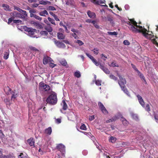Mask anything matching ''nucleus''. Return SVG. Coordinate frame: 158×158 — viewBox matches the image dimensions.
<instances>
[{"mask_svg":"<svg viewBox=\"0 0 158 158\" xmlns=\"http://www.w3.org/2000/svg\"><path fill=\"white\" fill-rule=\"evenodd\" d=\"M109 65L110 66H112L113 67H118V65L116 63L115 61H113L111 63V64H109Z\"/></svg>","mask_w":158,"mask_h":158,"instance_id":"34","label":"nucleus"},{"mask_svg":"<svg viewBox=\"0 0 158 158\" xmlns=\"http://www.w3.org/2000/svg\"><path fill=\"white\" fill-rule=\"evenodd\" d=\"M63 105V109L64 110H66L68 107L67 105L64 100L62 101Z\"/></svg>","mask_w":158,"mask_h":158,"instance_id":"25","label":"nucleus"},{"mask_svg":"<svg viewBox=\"0 0 158 158\" xmlns=\"http://www.w3.org/2000/svg\"><path fill=\"white\" fill-rule=\"evenodd\" d=\"M48 10H56L55 8L53 6H49L47 8Z\"/></svg>","mask_w":158,"mask_h":158,"instance_id":"40","label":"nucleus"},{"mask_svg":"<svg viewBox=\"0 0 158 158\" xmlns=\"http://www.w3.org/2000/svg\"><path fill=\"white\" fill-rule=\"evenodd\" d=\"M137 97L138 101L141 105L143 107H145V109L146 111L148 112H149L151 111V110L149 104H147L146 105V106L145 107L144 102L142 99V97L139 94H138L137 95Z\"/></svg>","mask_w":158,"mask_h":158,"instance_id":"3","label":"nucleus"},{"mask_svg":"<svg viewBox=\"0 0 158 158\" xmlns=\"http://www.w3.org/2000/svg\"><path fill=\"white\" fill-rule=\"evenodd\" d=\"M103 71L106 74H109L110 73L109 69L106 67Z\"/></svg>","mask_w":158,"mask_h":158,"instance_id":"47","label":"nucleus"},{"mask_svg":"<svg viewBox=\"0 0 158 158\" xmlns=\"http://www.w3.org/2000/svg\"><path fill=\"white\" fill-rule=\"evenodd\" d=\"M49 66L52 68H53L56 66V64H54L51 62L49 64Z\"/></svg>","mask_w":158,"mask_h":158,"instance_id":"52","label":"nucleus"},{"mask_svg":"<svg viewBox=\"0 0 158 158\" xmlns=\"http://www.w3.org/2000/svg\"><path fill=\"white\" fill-rule=\"evenodd\" d=\"M71 35L75 39H77L78 38V36L76 33H72Z\"/></svg>","mask_w":158,"mask_h":158,"instance_id":"54","label":"nucleus"},{"mask_svg":"<svg viewBox=\"0 0 158 158\" xmlns=\"http://www.w3.org/2000/svg\"><path fill=\"white\" fill-rule=\"evenodd\" d=\"M2 6L3 7L4 9L6 10H9V7L8 5L5 4H3Z\"/></svg>","mask_w":158,"mask_h":158,"instance_id":"32","label":"nucleus"},{"mask_svg":"<svg viewBox=\"0 0 158 158\" xmlns=\"http://www.w3.org/2000/svg\"><path fill=\"white\" fill-rule=\"evenodd\" d=\"M40 4L45 5L47 4V2L45 1H40Z\"/></svg>","mask_w":158,"mask_h":158,"instance_id":"53","label":"nucleus"},{"mask_svg":"<svg viewBox=\"0 0 158 158\" xmlns=\"http://www.w3.org/2000/svg\"><path fill=\"white\" fill-rule=\"evenodd\" d=\"M40 34L42 35L47 36L48 35V32L46 31H41L40 32Z\"/></svg>","mask_w":158,"mask_h":158,"instance_id":"37","label":"nucleus"},{"mask_svg":"<svg viewBox=\"0 0 158 158\" xmlns=\"http://www.w3.org/2000/svg\"><path fill=\"white\" fill-rule=\"evenodd\" d=\"M51 60H52V59L50 57L48 56H44L43 60V64L44 65H46L49 62L51 61Z\"/></svg>","mask_w":158,"mask_h":158,"instance_id":"13","label":"nucleus"},{"mask_svg":"<svg viewBox=\"0 0 158 158\" xmlns=\"http://www.w3.org/2000/svg\"><path fill=\"white\" fill-rule=\"evenodd\" d=\"M47 102L51 105H54L57 102V96L55 94H52L48 96L46 100Z\"/></svg>","mask_w":158,"mask_h":158,"instance_id":"1","label":"nucleus"},{"mask_svg":"<svg viewBox=\"0 0 158 158\" xmlns=\"http://www.w3.org/2000/svg\"><path fill=\"white\" fill-rule=\"evenodd\" d=\"M20 12L24 15L25 16H27V12L26 11L23 10L22 9Z\"/></svg>","mask_w":158,"mask_h":158,"instance_id":"43","label":"nucleus"},{"mask_svg":"<svg viewBox=\"0 0 158 158\" xmlns=\"http://www.w3.org/2000/svg\"><path fill=\"white\" fill-rule=\"evenodd\" d=\"M48 21L51 23H52V24L54 25H56V23H55V21L54 20L52 19L51 18H50V17H48Z\"/></svg>","mask_w":158,"mask_h":158,"instance_id":"35","label":"nucleus"},{"mask_svg":"<svg viewBox=\"0 0 158 158\" xmlns=\"http://www.w3.org/2000/svg\"><path fill=\"white\" fill-rule=\"evenodd\" d=\"M127 24L130 26L129 27V30L132 32L137 33L141 32L142 31V29H139L135 26H134L133 25L131 24L130 22H128Z\"/></svg>","mask_w":158,"mask_h":158,"instance_id":"4","label":"nucleus"},{"mask_svg":"<svg viewBox=\"0 0 158 158\" xmlns=\"http://www.w3.org/2000/svg\"><path fill=\"white\" fill-rule=\"evenodd\" d=\"M92 2L95 3V4L99 5L100 4H102L104 3V2L102 0L96 1V0H92Z\"/></svg>","mask_w":158,"mask_h":158,"instance_id":"23","label":"nucleus"},{"mask_svg":"<svg viewBox=\"0 0 158 158\" xmlns=\"http://www.w3.org/2000/svg\"><path fill=\"white\" fill-rule=\"evenodd\" d=\"M110 139L111 140V142L114 143L116 141L117 139L115 137L111 136L110 137Z\"/></svg>","mask_w":158,"mask_h":158,"instance_id":"42","label":"nucleus"},{"mask_svg":"<svg viewBox=\"0 0 158 158\" xmlns=\"http://www.w3.org/2000/svg\"><path fill=\"white\" fill-rule=\"evenodd\" d=\"M29 12L30 13V15L31 14H34L33 13H35L36 11L34 10H30Z\"/></svg>","mask_w":158,"mask_h":158,"instance_id":"58","label":"nucleus"},{"mask_svg":"<svg viewBox=\"0 0 158 158\" xmlns=\"http://www.w3.org/2000/svg\"><path fill=\"white\" fill-rule=\"evenodd\" d=\"M118 119V117L117 116H115L114 117H113L111 119L112 120V121H115L116 120H117Z\"/></svg>","mask_w":158,"mask_h":158,"instance_id":"57","label":"nucleus"},{"mask_svg":"<svg viewBox=\"0 0 158 158\" xmlns=\"http://www.w3.org/2000/svg\"><path fill=\"white\" fill-rule=\"evenodd\" d=\"M9 51L4 52L3 56L4 58L6 60L9 57Z\"/></svg>","mask_w":158,"mask_h":158,"instance_id":"27","label":"nucleus"},{"mask_svg":"<svg viewBox=\"0 0 158 158\" xmlns=\"http://www.w3.org/2000/svg\"><path fill=\"white\" fill-rule=\"evenodd\" d=\"M110 77L111 79H112L114 80V81H117L118 79L117 77H116L114 76L112 74L110 75Z\"/></svg>","mask_w":158,"mask_h":158,"instance_id":"39","label":"nucleus"},{"mask_svg":"<svg viewBox=\"0 0 158 158\" xmlns=\"http://www.w3.org/2000/svg\"><path fill=\"white\" fill-rule=\"evenodd\" d=\"M71 31L74 33H78V31L77 30H75L74 28H72L71 29Z\"/></svg>","mask_w":158,"mask_h":158,"instance_id":"59","label":"nucleus"},{"mask_svg":"<svg viewBox=\"0 0 158 158\" xmlns=\"http://www.w3.org/2000/svg\"><path fill=\"white\" fill-rule=\"evenodd\" d=\"M24 30L28 32V35L31 36H32L34 34L35 32L36 31L35 29L32 28H29L25 27L24 28Z\"/></svg>","mask_w":158,"mask_h":158,"instance_id":"7","label":"nucleus"},{"mask_svg":"<svg viewBox=\"0 0 158 158\" xmlns=\"http://www.w3.org/2000/svg\"><path fill=\"white\" fill-rule=\"evenodd\" d=\"M12 21H13L14 23H18L22 22V21L20 20H14L12 18H10V23H11Z\"/></svg>","mask_w":158,"mask_h":158,"instance_id":"28","label":"nucleus"},{"mask_svg":"<svg viewBox=\"0 0 158 158\" xmlns=\"http://www.w3.org/2000/svg\"><path fill=\"white\" fill-rule=\"evenodd\" d=\"M4 91L6 94L9 95L10 92V88L8 86L5 87L4 89Z\"/></svg>","mask_w":158,"mask_h":158,"instance_id":"30","label":"nucleus"},{"mask_svg":"<svg viewBox=\"0 0 158 158\" xmlns=\"http://www.w3.org/2000/svg\"><path fill=\"white\" fill-rule=\"evenodd\" d=\"M98 104L100 109L102 113L105 114H106L108 113V111L107 110L102 102H98Z\"/></svg>","mask_w":158,"mask_h":158,"instance_id":"10","label":"nucleus"},{"mask_svg":"<svg viewBox=\"0 0 158 158\" xmlns=\"http://www.w3.org/2000/svg\"><path fill=\"white\" fill-rule=\"evenodd\" d=\"M74 75L77 78H79L81 76L80 73L79 71H76L75 72L74 74Z\"/></svg>","mask_w":158,"mask_h":158,"instance_id":"31","label":"nucleus"},{"mask_svg":"<svg viewBox=\"0 0 158 158\" xmlns=\"http://www.w3.org/2000/svg\"><path fill=\"white\" fill-rule=\"evenodd\" d=\"M121 88L122 90L128 96H130V94L127 88H126L125 86H124L123 87H121Z\"/></svg>","mask_w":158,"mask_h":158,"instance_id":"16","label":"nucleus"},{"mask_svg":"<svg viewBox=\"0 0 158 158\" xmlns=\"http://www.w3.org/2000/svg\"><path fill=\"white\" fill-rule=\"evenodd\" d=\"M5 102L6 103L7 106L9 107L10 106V102L9 99L6 98L4 100Z\"/></svg>","mask_w":158,"mask_h":158,"instance_id":"33","label":"nucleus"},{"mask_svg":"<svg viewBox=\"0 0 158 158\" xmlns=\"http://www.w3.org/2000/svg\"><path fill=\"white\" fill-rule=\"evenodd\" d=\"M101 81L99 80H97L95 81V84L98 86H100L101 85Z\"/></svg>","mask_w":158,"mask_h":158,"instance_id":"45","label":"nucleus"},{"mask_svg":"<svg viewBox=\"0 0 158 158\" xmlns=\"http://www.w3.org/2000/svg\"><path fill=\"white\" fill-rule=\"evenodd\" d=\"M115 7H116L117 9L120 11H121L122 10V9L118 7V5L117 4L115 5Z\"/></svg>","mask_w":158,"mask_h":158,"instance_id":"64","label":"nucleus"},{"mask_svg":"<svg viewBox=\"0 0 158 158\" xmlns=\"http://www.w3.org/2000/svg\"><path fill=\"white\" fill-rule=\"evenodd\" d=\"M131 116L132 118L134 119H138V117L137 115L133 113L131 114Z\"/></svg>","mask_w":158,"mask_h":158,"instance_id":"46","label":"nucleus"},{"mask_svg":"<svg viewBox=\"0 0 158 158\" xmlns=\"http://www.w3.org/2000/svg\"><path fill=\"white\" fill-rule=\"evenodd\" d=\"M86 55H87V56L89 57L91 60H92V59H93V58H94L91 55L89 54L88 53H85Z\"/></svg>","mask_w":158,"mask_h":158,"instance_id":"55","label":"nucleus"},{"mask_svg":"<svg viewBox=\"0 0 158 158\" xmlns=\"http://www.w3.org/2000/svg\"><path fill=\"white\" fill-rule=\"evenodd\" d=\"M56 148L62 154H64L65 153V147L64 145L61 143L58 144L56 146Z\"/></svg>","mask_w":158,"mask_h":158,"instance_id":"8","label":"nucleus"},{"mask_svg":"<svg viewBox=\"0 0 158 158\" xmlns=\"http://www.w3.org/2000/svg\"><path fill=\"white\" fill-rule=\"evenodd\" d=\"M94 115H92L89 117V120L92 121L94 120Z\"/></svg>","mask_w":158,"mask_h":158,"instance_id":"62","label":"nucleus"},{"mask_svg":"<svg viewBox=\"0 0 158 158\" xmlns=\"http://www.w3.org/2000/svg\"><path fill=\"white\" fill-rule=\"evenodd\" d=\"M108 34L110 35H117L118 34V33L117 32L114 31L113 32H111L110 31H108L107 32Z\"/></svg>","mask_w":158,"mask_h":158,"instance_id":"38","label":"nucleus"},{"mask_svg":"<svg viewBox=\"0 0 158 158\" xmlns=\"http://www.w3.org/2000/svg\"><path fill=\"white\" fill-rule=\"evenodd\" d=\"M53 40L55 44L59 48H64L66 47V46L64 44L61 42L57 41L56 39H53Z\"/></svg>","mask_w":158,"mask_h":158,"instance_id":"6","label":"nucleus"},{"mask_svg":"<svg viewBox=\"0 0 158 158\" xmlns=\"http://www.w3.org/2000/svg\"><path fill=\"white\" fill-rule=\"evenodd\" d=\"M99 50L97 48H94V52L95 54H98V53Z\"/></svg>","mask_w":158,"mask_h":158,"instance_id":"49","label":"nucleus"},{"mask_svg":"<svg viewBox=\"0 0 158 158\" xmlns=\"http://www.w3.org/2000/svg\"><path fill=\"white\" fill-rule=\"evenodd\" d=\"M4 135L3 133L2 132L1 130H0V138H2L3 137Z\"/></svg>","mask_w":158,"mask_h":158,"instance_id":"61","label":"nucleus"},{"mask_svg":"<svg viewBox=\"0 0 158 158\" xmlns=\"http://www.w3.org/2000/svg\"><path fill=\"white\" fill-rule=\"evenodd\" d=\"M60 63L63 66L66 67V68L68 67V65L67 64V63L65 60H62L60 61Z\"/></svg>","mask_w":158,"mask_h":158,"instance_id":"18","label":"nucleus"},{"mask_svg":"<svg viewBox=\"0 0 158 158\" xmlns=\"http://www.w3.org/2000/svg\"><path fill=\"white\" fill-rule=\"evenodd\" d=\"M30 17H33L36 19L40 21L42 20V18L36 15L35 14H31L30 15Z\"/></svg>","mask_w":158,"mask_h":158,"instance_id":"21","label":"nucleus"},{"mask_svg":"<svg viewBox=\"0 0 158 158\" xmlns=\"http://www.w3.org/2000/svg\"><path fill=\"white\" fill-rule=\"evenodd\" d=\"M25 156H24V154L23 153H20V155L18 156V158H24Z\"/></svg>","mask_w":158,"mask_h":158,"instance_id":"50","label":"nucleus"},{"mask_svg":"<svg viewBox=\"0 0 158 158\" xmlns=\"http://www.w3.org/2000/svg\"><path fill=\"white\" fill-rule=\"evenodd\" d=\"M45 29L49 32H51L52 31V28L50 24L45 26Z\"/></svg>","mask_w":158,"mask_h":158,"instance_id":"20","label":"nucleus"},{"mask_svg":"<svg viewBox=\"0 0 158 158\" xmlns=\"http://www.w3.org/2000/svg\"><path fill=\"white\" fill-rule=\"evenodd\" d=\"M27 142L30 146L32 147L33 148L35 147V139L31 137L29 139H28Z\"/></svg>","mask_w":158,"mask_h":158,"instance_id":"12","label":"nucleus"},{"mask_svg":"<svg viewBox=\"0 0 158 158\" xmlns=\"http://www.w3.org/2000/svg\"><path fill=\"white\" fill-rule=\"evenodd\" d=\"M39 86L43 88L45 91H48L50 90V86L49 85L45 84L42 81L39 83Z\"/></svg>","mask_w":158,"mask_h":158,"instance_id":"9","label":"nucleus"},{"mask_svg":"<svg viewBox=\"0 0 158 158\" xmlns=\"http://www.w3.org/2000/svg\"><path fill=\"white\" fill-rule=\"evenodd\" d=\"M121 120L124 125L127 124L128 123V122L124 118L122 117Z\"/></svg>","mask_w":158,"mask_h":158,"instance_id":"36","label":"nucleus"},{"mask_svg":"<svg viewBox=\"0 0 158 158\" xmlns=\"http://www.w3.org/2000/svg\"><path fill=\"white\" fill-rule=\"evenodd\" d=\"M30 49L33 52H37L38 53H39V51L38 49H37L34 47H30Z\"/></svg>","mask_w":158,"mask_h":158,"instance_id":"29","label":"nucleus"},{"mask_svg":"<svg viewBox=\"0 0 158 158\" xmlns=\"http://www.w3.org/2000/svg\"><path fill=\"white\" fill-rule=\"evenodd\" d=\"M129 20L131 22H130L134 26L137 28H139V29H142L143 28L142 26L137 25V23L134 20V19H130Z\"/></svg>","mask_w":158,"mask_h":158,"instance_id":"11","label":"nucleus"},{"mask_svg":"<svg viewBox=\"0 0 158 158\" xmlns=\"http://www.w3.org/2000/svg\"><path fill=\"white\" fill-rule=\"evenodd\" d=\"M14 9L15 10H18L19 12L21 11V10H22V9L20 8L19 7L16 6H14Z\"/></svg>","mask_w":158,"mask_h":158,"instance_id":"56","label":"nucleus"},{"mask_svg":"<svg viewBox=\"0 0 158 158\" xmlns=\"http://www.w3.org/2000/svg\"><path fill=\"white\" fill-rule=\"evenodd\" d=\"M76 42L80 46L83 45L84 44V43L80 40H77Z\"/></svg>","mask_w":158,"mask_h":158,"instance_id":"44","label":"nucleus"},{"mask_svg":"<svg viewBox=\"0 0 158 158\" xmlns=\"http://www.w3.org/2000/svg\"><path fill=\"white\" fill-rule=\"evenodd\" d=\"M131 66L132 68L137 72L139 71L138 69L136 68V66L133 64H131Z\"/></svg>","mask_w":158,"mask_h":158,"instance_id":"51","label":"nucleus"},{"mask_svg":"<svg viewBox=\"0 0 158 158\" xmlns=\"http://www.w3.org/2000/svg\"><path fill=\"white\" fill-rule=\"evenodd\" d=\"M39 15L41 16H45L46 15H48V13L46 10H44L40 12L39 13Z\"/></svg>","mask_w":158,"mask_h":158,"instance_id":"24","label":"nucleus"},{"mask_svg":"<svg viewBox=\"0 0 158 158\" xmlns=\"http://www.w3.org/2000/svg\"><path fill=\"white\" fill-rule=\"evenodd\" d=\"M87 14L89 17L90 18L94 19L96 17V15L95 14L94 12L91 11L90 10H88Z\"/></svg>","mask_w":158,"mask_h":158,"instance_id":"15","label":"nucleus"},{"mask_svg":"<svg viewBox=\"0 0 158 158\" xmlns=\"http://www.w3.org/2000/svg\"><path fill=\"white\" fill-rule=\"evenodd\" d=\"M106 19H107V21H109L110 23L112 24H114V21L113 20V18L112 17L110 16H108L107 17Z\"/></svg>","mask_w":158,"mask_h":158,"instance_id":"26","label":"nucleus"},{"mask_svg":"<svg viewBox=\"0 0 158 158\" xmlns=\"http://www.w3.org/2000/svg\"><path fill=\"white\" fill-rule=\"evenodd\" d=\"M39 4H40L33 3L32 4V6L33 7H36L39 6Z\"/></svg>","mask_w":158,"mask_h":158,"instance_id":"63","label":"nucleus"},{"mask_svg":"<svg viewBox=\"0 0 158 158\" xmlns=\"http://www.w3.org/2000/svg\"><path fill=\"white\" fill-rule=\"evenodd\" d=\"M52 132V129L51 127H49L45 130V133L48 135H50Z\"/></svg>","mask_w":158,"mask_h":158,"instance_id":"19","label":"nucleus"},{"mask_svg":"<svg viewBox=\"0 0 158 158\" xmlns=\"http://www.w3.org/2000/svg\"><path fill=\"white\" fill-rule=\"evenodd\" d=\"M137 73L138 75L141 78L143 79L144 82H145V84L147 83V82L145 79V77L143 74L139 71V70L137 72Z\"/></svg>","mask_w":158,"mask_h":158,"instance_id":"22","label":"nucleus"},{"mask_svg":"<svg viewBox=\"0 0 158 158\" xmlns=\"http://www.w3.org/2000/svg\"><path fill=\"white\" fill-rule=\"evenodd\" d=\"M117 75L119 78V80L118 81V83L120 87H123L125 86L126 83V81L125 78H123L119 74H117Z\"/></svg>","mask_w":158,"mask_h":158,"instance_id":"5","label":"nucleus"},{"mask_svg":"<svg viewBox=\"0 0 158 158\" xmlns=\"http://www.w3.org/2000/svg\"><path fill=\"white\" fill-rule=\"evenodd\" d=\"M123 43L124 45H128L130 44V43L129 41L127 40H124L123 42Z\"/></svg>","mask_w":158,"mask_h":158,"instance_id":"48","label":"nucleus"},{"mask_svg":"<svg viewBox=\"0 0 158 158\" xmlns=\"http://www.w3.org/2000/svg\"><path fill=\"white\" fill-rule=\"evenodd\" d=\"M56 122L58 124L60 123L61 122V120L60 118H57L56 119Z\"/></svg>","mask_w":158,"mask_h":158,"instance_id":"60","label":"nucleus"},{"mask_svg":"<svg viewBox=\"0 0 158 158\" xmlns=\"http://www.w3.org/2000/svg\"><path fill=\"white\" fill-rule=\"evenodd\" d=\"M80 129L82 130H86V128L85 125L84 124H82L80 127Z\"/></svg>","mask_w":158,"mask_h":158,"instance_id":"41","label":"nucleus"},{"mask_svg":"<svg viewBox=\"0 0 158 158\" xmlns=\"http://www.w3.org/2000/svg\"><path fill=\"white\" fill-rule=\"evenodd\" d=\"M31 23L37 29H41L43 28L42 26L38 22L32 21H31Z\"/></svg>","mask_w":158,"mask_h":158,"instance_id":"14","label":"nucleus"},{"mask_svg":"<svg viewBox=\"0 0 158 158\" xmlns=\"http://www.w3.org/2000/svg\"><path fill=\"white\" fill-rule=\"evenodd\" d=\"M142 32L141 33H142L143 35L147 39H149L151 40V41L153 44V40H154L155 41H157L156 40V39L155 38H157V37L156 36H155L154 35H152L151 34H148V33L146 32H148L147 29H146L145 28H143L142 29Z\"/></svg>","mask_w":158,"mask_h":158,"instance_id":"2","label":"nucleus"},{"mask_svg":"<svg viewBox=\"0 0 158 158\" xmlns=\"http://www.w3.org/2000/svg\"><path fill=\"white\" fill-rule=\"evenodd\" d=\"M58 38L60 40H63L65 38V35L63 33L60 32L57 33Z\"/></svg>","mask_w":158,"mask_h":158,"instance_id":"17","label":"nucleus"}]
</instances>
